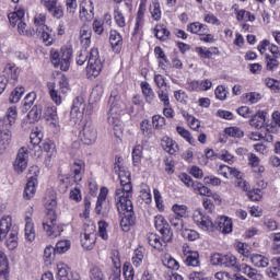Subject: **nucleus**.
Wrapping results in <instances>:
<instances>
[{
	"instance_id": "nucleus-1",
	"label": "nucleus",
	"mask_w": 280,
	"mask_h": 280,
	"mask_svg": "<svg viewBox=\"0 0 280 280\" xmlns=\"http://www.w3.org/2000/svg\"><path fill=\"white\" fill-rule=\"evenodd\" d=\"M44 205L47 212L43 220V229L48 237H59L63 229L62 225L58 224V215H56V207H58L56 195L50 194L48 197H45Z\"/></svg>"
},
{
	"instance_id": "nucleus-2",
	"label": "nucleus",
	"mask_w": 280,
	"mask_h": 280,
	"mask_svg": "<svg viewBox=\"0 0 280 280\" xmlns=\"http://www.w3.org/2000/svg\"><path fill=\"white\" fill-rule=\"evenodd\" d=\"M126 108V104L121 102L119 92L117 90L112 91L109 96V110L107 121L110 126H114V130L121 128V115Z\"/></svg>"
},
{
	"instance_id": "nucleus-3",
	"label": "nucleus",
	"mask_w": 280,
	"mask_h": 280,
	"mask_svg": "<svg viewBox=\"0 0 280 280\" xmlns=\"http://www.w3.org/2000/svg\"><path fill=\"white\" fill-rule=\"evenodd\" d=\"M116 207L119 213H122L124 217L120 220V226L125 233L130 231V226H135L137 222V218L135 217L132 200L125 199L124 200H115Z\"/></svg>"
},
{
	"instance_id": "nucleus-4",
	"label": "nucleus",
	"mask_w": 280,
	"mask_h": 280,
	"mask_svg": "<svg viewBox=\"0 0 280 280\" xmlns=\"http://www.w3.org/2000/svg\"><path fill=\"white\" fill-rule=\"evenodd\" d=\"M115 174H118L120 179V188H117L115 191V200H130L132 198V182L130 179V172L126 171L125 167L118 168L115 171Z\"/></svg>"
},
{
	"instance_id": "nucleus-5",
	"label": "nucleus",
	"mask_w": 280,
	"mask_h": 280,
	"mask_svg": "<svg viewBox=\"0 0 280 280\" xmlns=\"http://www.w3.org/2000/svg\"><path fill=\"white\" fill-rule=\"evenodd\" d=\"M103 67L104 62L100 58V50L97 48H92L90 51L86 67L88 75H92V78H97V75L102 73Z\"/></svg>"
},
{
	"instance_id": "nucleus-6",
	"label": "nucleus",
	"mask_w": 280,
	"mask_h": 280,
	"mask_svg": "<svg viewBox=\"0 0 280 280\" xmlns=\"http://www.w3.org/2000/svg\"><path fill=\"white\" fill-rule=\"evenodd\" d=\"M84 110H86V101H84V97L82 96L75 97L70 110V119L73 121V124H80V121H82Z\"/></svg>"
},
{
	"instance_id": "nucleus-7",
	"label": "nucleus",
	"mask_w": 280,
	"mask_h": 280,
	"mask_svg": "<svg viewBox=\"0 0 280 280\" xmlns=\"http://www.w3.org/2000/svg\"><path fill=\"white\" fill-rule=\"evenodd\" d=\"M27 183L24 188V198L26 200H30L34 198V194H36V185L38 183V166H32L28 170V175H27Z\"/></svg>"
},
{
	"instance_id": "nucleus-8",
	"label": "nucleus",
	"mask_w": 280,
	"mask_h": 280,
	"mask_svg": "<svg viewBox=\"0 0 280 280\" xmlns=\"http://www.w3.org/2000/svg\"><path fill=\"white\" fill-rule=\"evenodd\" d=\"M81 141L84 145H93L97 141V129L91 121H86L80 132Z\"/></svg>"
},
{
	"instance_id": "nucleus-9",
	"label": "nucleus",
	"mask_w": 280,
	"mask_h": 280,
	"mask_svg": "<svg viewBox=\"0 0 280 280\" xmlns=\"http://www.w3.org/2000/svg\"><path fill=\"white\" fill-rule=\"evenodd\" d=\"M192 220L195 224H197V226L201 229V231H215V222H213V220H211L209 215L202 214V212L198 210L194 212Z\"/></svg>"
},
{
	"instance_id": "nucleus-10",
	"label": "nucleus",
	"mask_w": 280,
	"mask_h": 280,
	"mask_svg": "<svg viewBox=\"0 0 280 280\" xmlns=\"http://www.w3.org/2000/svg\"><path fill=\"white\" fill-rule=\"evenodd\" d=\"M16 122V107L8 108L7 114L0 117V130L2 132H12V126Z\"/></svg>"
},
{
	"instance_id": "nucleus-11",
	"label": "nucleus",
	"mask_w": 280,
	"mask_h": 280,
	"mask_svg": "<svg viewBox=\"0 0 280 280\" xmlns=\"http://www.w3.org/2000/svg\"><path fill=\"white\" fill-rule=\"evenodd\" d=\"M154 224L156 231H159L164 240V242H172V237H174V233H172V228H170V223L163 215H156L154 219Z\"/></svg>"
},
{
	"instance_id": "nucleus-12",
	"label": "nucleus",
	"mask_w": 280,
	"mask_h": 280,
	"mask_svg": "<svg viewBox=\"0 0 280 280\" xmlns=\"http://www.w3.org/2000/svg\"><path fill=\"white\" fill-rule=\"evenodd\" d=\"M30 156V153L25 147H22L16 155V159L13 163V167L18 174H23L25 170H27V159Z\"/></svg>"
},
{
	"instance_id": "nucleus-13",
	"label": "nucleus",
	"mask_w": 280,
	"mask_h": 280,
	"mask_svg": "<svg viewBox=\"0 0 280 280\" xmlns=\"http://www.w3.org/2000/svg\"><path fill=\"white\" fill-rule=\"evenodd\" d=\"M214 231H219L224 235L229 233H233V220L229 219L228 217H219L215 222Z\"/></svg>"
},
{
	"instance_id": "nucleus-14",
	"label": "nucleus",
	"mask_w": 280,
	"mask_h": 280,
	"mask_svg": "<svg viewBox=\"0 0 280 280\" xmlns=\"http://www.w3.org/2000/svg\"><path fill=\"white\" fill-rule=\"evenodd\" d=\"M95 240H97L95 229L92 228L91 231L85 230L81 235V246H83L85 250H92L93 246H95Z\"/></svg>"
},
{
	"instance_id": "nucleus-15",
	"label": "nucleus",
	"mask_w": 280,
	"mask_h": 280,
	"mask_svg": "<svg viewBox=\"0 0 280 280\" xmlns=\"http://www.w3.org/2000/svg\"><path fill=\"white\" fill-rule=\"evenodd\" d=\"M71 56H73V49L62 47L59 57H60V69L61 71H68L71 65Z\"/></svg>"
},
{
	"instance_id": "nucleus-16",
	"label": "nucleus",
	"mask_w": 280,
	"mask_h": 280,
	"mask_svg": "<svg viewBox=\"0 0 280 280\" xmlns=\"http://www.w3.org/2000/svg\"><path fill=\"white\" fill-rule=\"evenodd\" d=\"M84 161L77 160L71 165V173L73 174L74 183H80L82 180V176L84 174Z\"/></svg>"
},
{
	"instance_id": "nucleus-17",
	"label": "nucleus",
	"mask_w": 280,
	"mask_h": 280,
	"mask_svg": "<svg viewBox=\"0 0 280 280\" xmlns=\"http://www.w3.org/2000/svg\"><path fill=\"white\" fill-rule=\"evenodd\" d=\"M109 43L115 54H119V51H121V47L124 45V38L121 37V34H119L117 31H110Z\"/></svg>"
},
{
	"instance_id": "nucleus-18",
	"label": "nucleus",
	"mask_w": 280,
	"mask_h": 280,
	"mask_svg": "<svg viewBox=\"0 0 280 280\" xmlns=\"http://www.w3.org/2000/svg\"><path fill=\"white\" fill-rule=\"evenodd\" d=\"M148 242L150 246H152V248H155L156 250H163V248L167 246L168 241H165L163 236L161 241V237L159 235L151 233L148 235Z\"/></svg>"
},
{
	"instance_id": "nucleus-19",
	"label": "nucleus",
	"mask_w": 280,
	"mask_h": 280,
	"mask_svg": "<svg viewBox=\"0 0 280 280\" xmlns=\"http://www.w3.org/2000/svg\"><path fill=\"white\" fill-rule=\"evenodd\" d=\"M265 124L266 112L256 113L249 120V126H252V128H256V130H260V128H264Z\"/></svg>"
},
{
	"instance_id": "nucleus-20",
	"label": "nucleus",
	"mask_w": 280,
	"mask_h": 280,
	"mask_svg": "<svg viewBox=\"0 0 280 280\" xmlns=\"http://www.w3.org/2000/svg\"><path fill=\"white\" fill-rule=\"evenodd\" d=\"M91 36H93V30H91V26L83 25L80 28V40L83 44V47H91Z\"/></svg>"
},
{
	"instance_id": "nucleus-21",
	"label": "nucleus",
	"mask_w": 280,
	"mask_h": 280,
	"mask_svg": "<svg viewBox=\"0 0 280 280\" xmlns=\"http://www.w3.org/2000/svg\"><path fill=\"white\" fill-rule=\"evenodd\" d=\"M10 229H12V218L2 217L0 220V242L1 240H5V237H8Z\"/></svg>"
},
{
	"instance_id": "nucleus-22",
	"label": "nucleus",
	"mask_w": 280,
	"mask_h": 280,
	"mask_svg": "<svg viewBox=\"0 0 280 280\" xmlns=\"http://www.w3.org/2000/svg\"><path fill=\"white\" fill-rule=\"evenodd\" d=\"M187 32H190V34H198L200 36L201 34H209V26L200 22H192L187 25Z\"/></svg>"
},
{
	"instance_id": "nucleus-23",
	"label": "nucleus",
	"mask_w": 280,
	"mask_h": 280,
	"mask_svg": "<svg viewBox=\"0 0 280 280\" xmlns=\"http://www.w3.org/2000/svg\"><path fill=\"white\" fill-rule=\"evenodd\" d=\"M161 145L165 152H168V154H176L178 151V144H176L170 137H164L161 141Z\"/></svg>"
},
{
	"instance_id": "nucleus-24",
	"label": "nucleus",
	"mask_w": 280,
	"mask_h": 280,
	"mask_svg": "<svg viewBox=\"0 0 280 280\" xmlns=\"http://www.w3.org/2000/svg\"><path fill=\"white\" fill-rule=\"evenodd\" d=\"M147 4H148V0H141L140 7L137 13L135 32H138L139 27L143 25V16H145Z\"/></svg>"
},
{
	"instance_id": "nucleus-25",
	"label": "nucleus",
	"mask_w": 280,
	"mask_h": 280,
	"mask_svg": "<svg viewBox=\"0 0 280 280\" xmlns=\"http://www.w3.org/2000/svg\"><path fill=\"white\" fill-rule=\"evenodd\" d=\"M185 264L192 268L200 267V254H198V252H188L186 254Z\"/></svg>"
},
{
	"instance_id": "nucleus-26",
	"label": "nucleus",
	"mask_w": 280,
	"mask_h": 280,
	"mask_svg": "<svg viewBox=\"0 0 280 280\" xmlns=\"http://www.w3.org/2000/svg\"><path fill=\"white\" fill-rule=\"evenodd\" d=\"M106 196H108V188L102 187L100 195L97 197L96 207H95V213L97 215H102L103 213L102 209H103L104 202H106Z\"/></svg>"
},
{
	"instance_id": "nucleus-27",
	"label": "nucleus",
	"mask_w": 280,
	"mask_h": 280,
	"mask_svg": "<svg viewBox=\"0 0 280 280\" xmlns=\"http://www.w3.org/2000/svg\"><path fill=\"white\" fill-rule=\"evenodd\" d=\"M9 23L13 26L16 27V23H21L23 19H25V10L20 9L18 11L11 12L8 15Z\"/></svg>"
},
{
	"instance_id": "nucleus-28",
	"label": "nucleus",
	"mask_w": 280,
	"mask_h": 280,
	"mask_svg": "<svg viewBox=\"0 0 280 280\" xmlns=\"http://www.w3.org/2000/svg\"><path fill=\"white\" fill-rule=\"evenodd\" d=\"M25 220V237L27 242H34V240H36V231L34 230V223H32V218L30 217H26Z\"/></svg>"
},
{
	"instance_id": "nucleus-29",
	"label": "nucleus",
	"mask_w": 280,
	"mask_h": 280,
	"mask_svg": "<svg viewBox=\"0 0 280 280\" xmlns=\"http://www.w3.org/2000/svg\"><path fill=\"white\" fill-rule=\"evenodd\" d=\"M44 117L47 121H58V108L54 105H47L44 109Z\"/></svg>"
},
{
	"instance_id": "nucleus-30",
	"label": "nucleus",
	"mask_w": 280,
	"mask_h": 280,
	"mask_svg": "<svg viewBox=\"0 0 280 280\" xmlns=\"http://www.w3.org/2000/svg\"><path fill=\"white\" fill-rule=\"evenodd\" d=\"M27 117L31 120V124L38 121L40 117H43V106L40 105L33 106L32 109L28 112Z\"/></svg>"
},
{
	"instance_id": "nucleus-31",
	"label": "nucleus",
	"mask_w": 280,
	"mask_h": 280,
	"mask_svg": "<svg viewBox=\"0 0 280 280\" xmlns=\"http://www.w3.org/2000/svg\"><path fill=\"white\" fill-rule=\"evenodd\" d=\"M10 143H12V131L0 130V150H7Z\"/></svg>"
},
{
	"instance_id": "nucleus-32",
	"label": "nucleus",
	"mask_w": 280,
	"mask_h": 280,
	"mask_svg": "<svg viewBox=\"0 0 280 280\" xmlns=\"http://www.w3.org/2000/svg\"><path fill=\"white\" fill-rule=\"evenodd\" d=\"M252 264L256 266V268H268L269 260L267 257L261 256L259 254H255L252 256Z\"/></svg>"
},
{
	"instance_id": "nucleus-33",
	"label": "nucleus",
	"mask_w": 280,
	"mask_h": 280,
	"mask_svg": "<svg viewBox=\"0 0 280 280\" xmlns=\"http://www.w3.org/2000/svg\"><path fill=\"white\" fill-rule=\"evenodd\" d=\"M49 27L47 25H42V27H37V34L46 43V45H51L54 43V37L48 33Z\"/></svg>"
},
{
	"instance_id": "nucleus-34",
	"label": "nucleus",
	"mask_w": 280,
	"mask_h": 280,
	"mask_svg": "<svg viewBox=\"0 0 280 280\" xmlns=\"http://www.w3.org/2000/svg\"><path fill=\"white\" fill-rule=\"evenodd\" d=\"M43 150L46 152L47 159H54L56 156V143L51 140H46L43 143Z\"/></svg>"
},
{
	"instance_id": "nucleus-35",
	"label": "nucleus",
	"mask_w": 280,
	"mask_h": 280,
	"mask_svg": "<svg viewBox=\"0 0 280 280\" xmlns=\"http://www.w3.org/2000/svg\"><path fill=\"white\" fill-rule=\"evenodd\" d=\"M192 189L195 194H199V196H207V198H211V189L200 182H195Z\"/></svg>"
},
{
	"instance_id": "nucleus-36",
	"label": "nucleus",
	"mask_w": 280,
	"mask_h": 280,
	"mask_svg": "<svg viewBox=\"0 0 280 280\" xmlns=\"http://www.w3.org/2000/svg\"><path fill=\"white\" fill-rule=\"evenodd\" d=\"M4 73L9 75L11 80L18 81L19 80V73H21V70L15 65L8 63L4 67Z\"/></svg>"
},
{
	"instance_id": "nucleus-37",
	"label": "nucleus",
	"mask_w": 280,
	"mask_h": 280,
	"mask_svg": "<svg viewBox=\"0 0 280 280\" xmlns=\"http://www.w3.org/2000/svg\"><path fill=\"white\" fill-rule=\"evenodd\" d=\"M89 277L91 280H106V275H104V271L98 266L90 268Z\"/></svg>"
},
{
	"instance_id": "nucleus-38",
	"label": "nucleus",
	"mask_w": 280,
	"mask_h": 280,
	"mask_svg": "<svg viewBox=\"0 0 280 280\" xmlns=\"http://www.w3.org/2000/svg\"><path fill=\"white\" fill-rule=\"evenodd\" d=\"M271 264L275 267L267 269V275H268V277H271L272 279H278L277 277H279L278 272H279V268H280V257L272 258Z\"/></svg>"
},
{
	"instance_id": "nucleus-39",
	"label": "nucleus",
	"mask_w": 280,
	"mask_h": 280,
	"mask_svg": "<svg viewBox=\"0 0 280 280\" xmlns=\"http://www.w3.org/2000/svg\"><path fill=\"white\" fill-rule=\"evenodd\" d=\"M16 231H11L9 237L5 241V246L9 250H14L19 246V237Z\"/></svg>"
},
{
	"instance_id": "nucleus-40",
	"label": "nucleus",
	"mask_w": 280,
	"mask_h": 280,
	"mask_svg": "<svg viewBox=\"0 0 280 280\" xmlns=\"http://www.w3.org/2000/svg\"><path fill=\"white\" fill-rule=\"evenodd\" d=\"M142 93L149 104H152L154 100V91H152V88H150V83L142 82L141 83Z\"/></svg>"
},
{
	"instance_id": "nucleus-41",
	"label": "nucleus",
	"mask_w": 280,
	"mask_h": 280,
	"mask_svg": "<svg viewBox=\"0 0 280 280\" xmlns=\"http://www.w3.org/2000/svg\"><path fill=\"white\" fill-rule=\"evenodd\" d=\"M48 89L52 102H55L57 106H60V104H62V96H60V93H58V91L56 90V83H50L48 85Z\"/></svg>"
},
{
	"instance_id": "nucleus-42",
	"label": "nucleus",
	"mask_w": 280,
	"mask_h": 280,
	"mask_svg": "<svg viewBox=\"0 0 280 280\" xmlns=\"http://www.w3.org/2000/svg\"><path fill=\"white\" fill-rule=\"evenodd\" d=\"M222 266L224 268H237V257L232 254L223 255Z\"/></svg>"
},
{
	"instance_id": "nucleus-43",
	"label": "nucleus",
	"mask_w": 280,
	"mask_h": 280,
	"mask_svg": "<svg viewBox=\"0 0 280 280\" xmlns=\"http://www.w3.org/2000/svg\"><path fill=\"white\" fill-rule=\"evenodd\" d=\"M23 93H25V88L23 86L15 88L14 91L11 92V95L9 97L11 104L19 103L21 97H23Z\"/></svg>"
},
{
	"instance_id": "nucleus-44",
	"label": "nucleus",
	"mask_w": 280,
	"mask_h": 280,
	"mask_svg": "<svg viewBox=\"0 0 280 280\" xmlns=\"http://www.w3.org/2000/svg\"><path fill=\"white\" fill-rule=\"evenodd\" d=\"M154 32L155 38H158L159 40H167V38H170V31H167V28H165L164 26H155Z\"/></svg>"
},
{
	"instance_id": "nucleus-45",
	"label": "nucleus",
	"mask_w": 280,
	"mask_h": 280,
	"mask_svg": "<svg viewBox=\"0 0 280 280\" xmlns=\"http://www.w3.org/2000/svg\"><path fill=\"white\" fill-rule=\"evenodd\" d=\"M57 275L59 280H71L69 277V267L65 264L58 265L57 266Z\"/></svg>"
},
{
	"instance_id": "nucleus-46",
	"label": "nucleus",
	"mask_w": 280,
	"mask_h": 280,
	"mask_svg": "<svg viewBox=\"0 0 280 280\" xmlns=\"http://www.w3.org/2000/svg\"><path fill=\"white\" fill-rule=\"evenodd\" d=\"M236 19L237 21H255V15H253L249 11L244 9L236 11Z\"/></svg>"
},
{
	"instance_id": "nucleus-47",
	"label": "nucleus",
	"mask_w": 280,
	"mask_h": 280,
	"mask_svg": "<svg viewBox=\"0 0 280 280\" xmlns=\"http://www.w3.org/2000/svg\"><path fill=\"white\" fill-rule=\"evenodd\" d=\"M141 156H143V147L138 144L132 150L133 165H139V163H141Z\"/></svg>"
},
{
	"instance_id": "nucleus-48",
	"label": "nucleus",
	"mask_w": 280,
	"mask_h": 280,
	"mask_svg": "<svg viewBox=\"0 0 280 280\" xmlns=\"http://www.w3.org/2000/svg\"><path fill=\"white\" fill-rule=\"evenodd\" d=\"M243 272L249 277V279L261 280L264 276L257 272V269H253L250 266H245Z\"/></svg>"
},
{
	"instance_id": "nucleus-49",
	"label": "nucleus",
	"mask_w": 280,
	"mask_h": 280,
	"mask_svg": "<svg viewBox=\"0 0 280 280\" xmlns=\"http://www.w3.org/2000/svg\"><path fill=\"white\" fill-rule=\"evenodd\" d=\"M277 58H279V56H266V65L268 71H275V69L279 67V61L277 60Z\"/></svg>"
},
{
	"instance_id": "nucleus-50",
	"label": "nucleus",
	"mask_w": 280,
	"mask_h": 280,
	"mask_svg": "<svg viewBox=\"0 0 280 280\" xmlns=\"http://www.w3.org/2000/svg\"><path fill=\"white\" fill-rule=\"evenodd\" d=\"M152 124L154 126L155 130H163V128H165V117L161 116V115H154L152 117Z\"/></svg>"
},
{
	"instance_id": "nucleus-51",
	"label": "nucleus",
	"mask_w": 280,
	"mask_h": 280,
	"mask_svg": "<svg viewBox=\"0 0 280 280\" xmlns=\"http://www.w3.org/2000/svg\"><path fill=\"white\" fill-rule=\"evenodd\" d=\"M122 273H124L125 280H135V269L129 262L124 264Z\"/></svg>"
},
{
	"instance_id": "nucleus-52",
	"label": "nucleus",
	"mask_w": 280,
	"mask_h": 280,
	"mask_svg": "<svg viewBox=\"0 0 280 280\" xmlns=\"http://www.w3.org/2000/svg\"><path fill=\"white\" fill-rule=\"evenodd\" d=\"M48 12L51 14V16H54V19H62V16H65V10H62V7L58 3L54 7H50Z\"/></svg>"
},
{
	"instance_id": "nucleus-53",
	"label": "nucleus",
	"mask_w": 280,
	"mask_h": 280,
	"mask_svg": "<svg viewBox=\"0 0 280 280\" xmlns=\"http://www.w3.org/2000/svg\"><path fill=\"white\" fill-rule=\"evenodd\" d=\"M71 248V243L69 241H59L56 244L55 250L58 255H62V253H67Z\"/></svg>"
},
{
	"instance_id": "nucleus-54",
	"label": "nucleus",
	"mask_w": 280,
	"mask_h": 280,
	"mask_svg": "<svg viewBox=\"0 0 280 280\" xmlns=\"http://www.w3.org/2000/svg\"><path fill=\"white\" fill-rule=\"evenodd\" d=\"M185 119H187L189 127L191 130H200V120L196 119V117L189 115V114H184Z\"/></svg>"
},
{
	"instance_id": "nucleus-55",
	"label": "nucleus",
	"mask_w": 280,
	"mask_h": 280,
	"mask_svg": "<svg viewBox=\"0 0 280 280\" xmlns=\"http://www.w3.org/2000/svg\"><path fill=\"white\" fill-rule=\"evenodd\" d=\"M114 19L118 27H126V18L119 9L114 10Z\"/></svg>"
},
{
	"instance_id": "nucleus-56",
	"label": "nucleus",
	"mask_w": 280,
	"mask_h": 280,
	"mask_svg": "<svg viewBox=\"0 0 280 280\" xmlns=\"http://www.w3.org/2000/svg\"><path fill=\"white\" fill-rule=\"evenodd\" d=\"M225 135L229 137H235L236 139H242V137H244V131L237 127H230L225 129Z\"/></svg>"
},
{
	"instance_id": "nucleus-57",
	"label": "nucleus",
	"mask_w": 280,
	"mask_h": 280,
	"mask_svg": "<svg viewBox=\"0 0 280 280\" xmlns=\"http://www.w3.org/2000/svg\"><path fill=\"white\" fill-rule=\"evenodd\" d=\"M182 235L185 240H188L189 242H196V240L200 237V234L195 230H184L182 232Z\"/></svg>"
},
{
	"instance_id": "nucleus-58",
	"label": "nucleus",
	"mask_w": 280,
	"mask_h": 280,
	"mask_svg": "<svg viewBox=\"0 0 280 280\" xmlns=\"http://www.w3.org/2000/svg\"><path fill=\"white\" fill-rule=\"evenodd\" d=\"M18 32L21 36H32V30L23 20L18 23Z\"/></svg>"
},
{
	"instance_id": "nucleus-59",
	"label": "nucleus",
	"mask_w": 280,
	"mask_h": 280,
	"mask_svg": "<svg viewBox=\"0 0 280 280\" xmlns=\"http://www.w3.org/2000/svg\"><path fill=\"white\" fill-rule=\"evenodd\" d=\"M176 131L178 132V135H180V137L186 139V141H188L190 145H194L195 140L191 137V133L187 129H185L184 127H177Z\"/></svg>"
},
{
	"instance_id": "nucleus-60",
	"label": "nucleus",
	"mask_w": 280,
	"mask_h": 280,
	"mask_svg": "<svg viewBox=\"0 0 280 280\" xmlns=\"http://www.w3.org/2000/svg\"><path fill=\"white\" fill-rule=\"evenodd\" d=\"M265 84L266 86H268V89H271V91H275V93H279L280 91V82L275 80V79H270L267 78L265 79Z\"/></svg>"
},
{
	"instance_id": "nucleus-61",
	"label": "nucleus",
	"mask_w": 280,
	"mask_h": 280,
	"mask_svg": "<svg viewBox=\"0 0 280 280\" xmlns=\"http://www.w3.org/2000/svg\"><path fill=\"white\" fill-rule=\"evenodd\" d=\"M244 100L247 104H257L261 100V94L257 92L247 93Z\"/></svg>"
},
{
	"instance_id": "nucleus-62",
	"label": "nucleus",
	"mask_w": 280,
	"mask_h": 280,
	"mask_svg": "<svg viewBox=\"0 0 280 280\" xmlns=\"http://www.w3.org/2000/svg\"><path fill=\"white\" fill-rule=\"evenodd\" d=\"M150 12L152 14V19H154V21H159L161 19V4H159V2H153L150 8Z\"/></svg>"
},
{
	"instance_id": "nucleus-63",
	"label": "nucleus",
	"mask_w": 280,
	"mask_h": 280,
	"mask_svg": "<svg viewBox=\"0 0 280 280\" xmlns=\"http://www.w3.org/2000/svg\"><path fill=\"white\" fill-rule=\"evenodd\" d=\"M108 229V223L105 221L98 222V235L102 237V240H108V232L106 231Z\"/></svg>"
},
{
	"instance_id": "nucleus-64",
	"label": "nucleus",
	"mask_w": 280,
	"mask_h": 280,
	"mask_svg": "<svg viewBox=\"0 0 280 280\" xmlns=\"http://www.w3.org/2000/svg\"><path fill=\"white\" fill-rule=\"evenodd\" d=\"M30 139L33 145H39V143L43 141V133L38 130L33 131L31 132Z\"/></svg>"
}]
</instances>
